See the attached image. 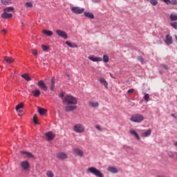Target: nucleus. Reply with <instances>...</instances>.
Here are the masks:
<instances>
[{
	"instance_id": "nucleus-1",
	"label": "nucleus",
	"mask_w": 177,
	"mask_h": 177,
	"mask_svg": "<svg viewBox=\"0 0 177 177\" xmlns=\"http://www.w3.org/2000/svg\"><path fill=\"white\" fill-rule=\"evenodd\" d=\"M62 103L64 105L65 111H73L77 109L75 104H77L78 101L75 97L73 95H66L62 99Z\"/></svg>"
},
{
	"instance_id": "nucleus-2",
	"label": "nucleus",
	"mask_w": 177,
	"mask_h": 177,
	"mask_svg": "<svg viewBox=\"0 0 177 177\" xmlns=\"http://www.w3.org/2000/svg\"><path fill=\"white\" fill-rule=\"evenodd\" d=\"M87 172H90V174H93V175H95V176L97 177H104L102 171H100V170L97 169L96 167H88L87 169Z\"/></svg>"
},
{
	"instance_id": "nucleus-3",
	"label": "nucleus",
	"mask_w": 177,
	"mask_h": 177,
	"mask_svg": "<svg viewBox=\"0 0 177 177\" xmlns=\"http://www.w3.org/2000/svg\"><path fill=\"white\" fill-rule=\"evenodd\" d=\"M143 120H145V117L139 113L133 115L130 118V121H132V122H137L138 124L142 122Z\"/></svg>"
},
{
	"instance_id": "nucleus-4",
	"label": "nucleus",
	"mask_w": 177,
	"mask_h": 177,
	"mask_svg": "<svg viewBox=\"0 0 177 177\" xmlns=\"http://www.w3.org/2000/svg\"><path fill=\"white\" fill-rule=\"evenodd\" d=\"M73 131L76 132V133H84V132H85V127L80 123L76 124L73 127Z\"/></svg>"
},
{
	"instance_id": "nucleus-5",
	"label": "nucleus",
	"mask_w": 177,
	"mask_h": 177,
	"mask_svg": "<svg viewBox=\"0 0 177 177\" xmlns=\"http://www.w3.org/2000/svg\"><path fill=\"white\" fill-rule=\"evenodd\" d=\"M57 35H58V37H60L61 38H64V39H67V38H68V36L67 35V33L62 30H57L55 31Z\"/></svg>"
},
{
	"instance_id": "nucleus-6",
	"label": "nucleus",
	"mask_w": 177,
	"mask_h": 177,
	"mask_svg": "<svg viewBox=\"0 0 177 177\" xmlns=\"http://www.w3.org/2000/svg\"><path fill=\"white\" fill-rule=\"evenodd\" d=\"M71 11L75 15H81V13H84V12H85V9L80 7H73L71 8Z\"/></svg>"
},
{
	"instance_id": "nucleus-7",
	"label": "nucleus",
	"mask_w": 177,
	"mask_h": 177,
	"mask_svg": "<svg viewBox=\"0 0 177 177\" xmlns=\"http://www.w3.org/2000/svg\"><path fill=\"white\" fill-rule=\"evenodd\" d=\"M22 171H28L30 169V162L27 160H24L20 163Z\"/></svg>"
},
{
	"instance_id": "nucleus-8",
	"label": "nucleus",
	"mask_w": 177,
	"mask_h": 177,
	"mask_svg": "<svg viewBox=\"0 0 177 177\" xmlns=\"http://www.w3.org/2000/svg\"><path fill=\"white\" fill-rule=\"evenodd\" d=\"M73 154L78 157H84V152L80 148H74L73 149Z\"/></svg>"
},
{
	"instance_id": "nucleus-9",
	"label": "nucleus",
	"mask_w": 177,
	"mask_h": 177,
	"mask_svg": "<svg viewBox=\"0 0 177 177\" xmlns=\"http://www.w3.org/2000/svg\"><path fill=\"white\" fill-rule=\"evenodd\" d=\"M37 86H39L41 89H43V91H48V86L45 84V82H44L43 80H39L37 82Z\"/></svg>"
},
{
	"instance_id": "nucleus-10",
	"label": "nucleus",
	"mask_w": 177,
	"mask_h": 177,
	"mask_svg": "<svg viewBox=\"0 0 177 177\" xmlns=\"http://www.w3.org/2000/svg\"><path fill=\"white\" fill-rule=\"evenodd\" d=\"M57 157L59 158V160H66L68 156L67 153L64 152H59L57 154Z\"/></svg>"
},
{
	"instance_id": "nucleus-11",
	"label": "nucleus",
	"mask_w": 177,
	"mask_h": 177,
	"mask_svg": "<svg viewBox=\"0 0 177 177\" xmlns=\"http://www.w3.org/2000/svg\"><path fill=\"white\" fill-rule=\"evenodd\" d=\"M100 84H102V85L104 86V88H106V89H109V83L107 82L106 79H104V77H100Z\"/></svg>"
},
{
	"instance_id": "nucleus-12",
	"label": "nucleus",
	"mask_w": 177,
	"mask_h": 177,
	"mask_svg": "<svg viewBox=\"0 0 177 177\" xmlns=\"http://www.w3.org/2000/svg\"><path fill=\"white\" fill-rule=\"evenodd\" d=\"M165 42L166 45H172V42H173L172 37H171V35H167Z\"/></svg>"
},
{
	"instance_id": "nucleus-13",
	"label": "nucleus",
	"mask_w": 177,
	"mask_h": 177,
	"mask_svg": "<svg viewBox=\"0 0 177 177\" xmlns=\"http://www.w3.org/2000/svg\"><path fill=\"white\" fill-rule=\"evenodd\" d=\"M56 84V79L53 77L50 80V91H55V85Z\"/></svg>"
},
{
	"instance_id": "nucleus-14",
	"label": "nucleus",
	"mask_w": 177,
	"mask_h": 177,
	"mask_svg": "<svg viewBox=\"0 0 177 177\" xmlns=\"http://www.w3.org/2000/svg\"><path fill=\"white\" fill-rule=\"evenodd\" d=\"M46 137L47 138L48 140H53L55 139V134L52 133V131H49L46 133Z\"/></svg>"
},
{
	"instance_id": "nucleus-15",
	"label": "nucleus",
	"mask_w": 177,
	"mask_h": 177,
	"mask_svg": "<svg viewBox=\"0 0 177 177\" xmlns=\"http://www.w3.org/2000/svg\"><path fill=\"white\" fill-rule=\"evenodd\" d=\"M88 59L91 60V62H102L103 60L100 57H94V56L88 57Z\"/></svg>"
},
{
	"instance_id": "nucleus-16",
	"label": "nucleus",
	"mask_w": 177,
	"mask_h": 177,
	"mask_svg": "<svg viewBox=\"0 0 177 177\" xmlns=\"http://www.w3.org/2000/svg\"><path fill=\"white\" fill-rule=\"evenodd\" d=\"M1 17L2 19H12V17H13V15L3 11V13L1 15Z\"/></svg>"
},
{
	"instance_id": "nucleus-17",
	"label": "nucleus",
	"mask_w": 177,
	"mask_h": 177,
	"mask_svg": "<svg viewBox=\"0 0 177 177\" xmlns=\"http://www.w3.org/2000/svg\"><path fill=\"white\" fill-rule=\"evenodd\" d=\"M107 171L109 172H111V174H118V169L115 167H112L110 166L108 167Z\"/></svg>"
},
{
	"instance_id": "nucleus-18",
	"label": "nucleus",
	"mask_w": 177,
	"mask_h": 177,
	"mask_svg": "<svg viewBox=\"0 0 177 177\" xmlns=\"http://www.w3.org/2000/svg\"><path fill=\"white\" fill-rule=\"evenodd\" d=\"M84 15L86 17H88V19H95V15H93V13L92 12H84Z\"/></svg>"
},
{
	"instance_id": "nucleus-19",
	"label": "nucleus",
	"mask_w": 177,
	"mask_h": 177,
	"mask_svg": "<svg viewBox=\"0 0 177 177\" xmlns=\"http://www.w3.org/2000/svg\"><path fill=\"white\" fill-rule=\"evenodd\" d=\"M150 135H151V129H148L145 132L142 133L141 134V136L142 138H147V136H150Z\"/></svg>"
},
{
	"instance_id": "nucleus-20",
	"label": "nucleus",
	"mask_w": 177,
	"mask_h": 177,
	"mask_svg": "<svg viewBox=\"0 0 177 177\" xmlns=\"http://www.w3.org/2000/svg\"><path fill=\"white\" fill-rule=\"evenodd\" d=\"M4 60L8 63V64H10V63H13L15 62V59L10 57H4Z\"/></svg>"
},
{
	"instance_id": "nucleus-21",
	"label": "nucleus",
	"mask_w": 177,
	"mask_h": 177,
	"mask_svg": "<svg viewBox=\"0 0 177 177\" xmlns=\"http://www.w3.org/2000/svg\"><path fill=\"white\" fill-rule=\"evenodd\" d=\"M88 106L90 107H93V109H96L97 107H99V102H89Z\"/></svg>"
},
{
	"instance_id": "nucleus-22",
	"label": "nucleus",
	"mask_w": 177,
	"mask_h": 177,
	"mask_svg": "<svg viewBox=\"0 0 177 177\" xmlns=\"http://www.w3.org/2000/svg\"><path fill=\"white\" fill-rule=\"evenodd\" d=\"M24 104L23 103H19L15 106L16 111H19V113H21V111H20V109H24Z\"/></svg>"
},
{
	"instance_id": "nucleus-23",
	"label": "nucleus",
	"mask_w": 177,
	"mask_h": 177,
	"mask_svg": "<svg viewBox=\"0 0 177 177\" xmlns=\"http://www.w3.org/2000/svg\"><path fill=\"white\" fill-rule=\"evenodd\" d=\"M37 109H38V113L40 114V115H45L46 113V109H42L39 106H38Z\"/></svg>"
},
{
	"instance_id": "nucleus-24",
	"label": "nucleus",
	"mask_w": 177,
	"mask_h": 177,
	"mask_svg": "<svg viewBox=\"0 0 177 177\" xmlns=\"http://www.w3.org/2000/svg\"><path fill=\"white\" fill-rule=\"evenodd\" d=\"M130 133H131V135H133V136H135L138 140H140V137L139 136V134H138V133L136 132V131H135V130H131V131H130Z\"/></svg>"
},
{
	"instance_id": "nucleus-25",
	"label": "nucleus",
	"mask_w": 177,
	"mask_h": 177,
	"mask_svg": "<svg viewBox=\"0 0 177 177\" xmlns=\"http://www.w3.org/2000/svg\"><path fill=\"white\" fill-rule=\"evenodd\" d=\"M162 2H165V3H167V5H177L176 1H170V0H162Z\"/></svg>"
},
{
	"instance_id": "nucleus-26",
	"label": "nucleus",
	"mask_w": 177,
	"mask_h": 177,
	"mask_svg": "<svg viewBox=\"0 0 177 177\" xmlns=\"http://www.w3.org/2000/svg\"><path fill=\"white\" fill-rule=\"evenodd\" d=\"M66 44L68 45V46H70V48H78V46L77 45V44L75 43L71 44V42L68 41H66Z\"/></svg>"
},
{
	"instance_id": "nucleus-27",
	"label": "nucleus",
	"mask_w": 177,
	"mask_h": 177,
	"mask_svg": "<svg viewBox=\"0 0 177 177\" xmlns=\"http://www.w3.org/2000/svg\"><path fill=\"white\" fill-rule=\"evenodd\" d=\"M21 153V154H26V156H27L30 158H34V155H32V153H31L28 151H22Z\"/></svg>"
},
{
	"instance_id": "nucleus-28",
	"label": "nucleus",
	"mask_w": 177,
	"mask_h": 177,
	"mask_svg": "<svg viewBox=\"0 0 177 177\" xmlns=\"http://www.w3.org/2000/svg\"><path fill=\"white\" fill-rule=\"evenodd\" d=\"M32 93L33 96H35V97H39V95H41V91L39 90H35L32 91Z\"/></svg>"
},
{
	"instance_id": "nucleus-29",
	"label": "nucleus",
	"mask_w": 177,
	"mask_h": 177,
	"mask_svg": "<svg viewBox=\"0 0 177 177\" xmlns=\"http://www.w3.org/2000/svg\"><path fill=\"white\" fill-rule=\"evenodd\" d=\"M170 20L171 21H177V14L172 13L170 15Z\"/></svg>"
},
{
	"instance_id": "nucleus-30",
	"label": "nucleus",
	"mask_w": 177,
	"mask_h": 177,
	"mask_svg": "<svg viewBox=\"0 0 177 177\" xmlns=\"http://www.w3.org/2000/svg\"><path fill=\"white\" fill-rule=\"evenodd\" d=\"M43 34H46L48 37H52L53 35V32L47 30H43Z\"/></svg>"
},
{
	"instance_id": "nucleus-31",
	"label": "nucleus",
	"mask_w": 177,
	"mask_h": 177,
	"mask_svg": "<svg viewBox=\"0 0 177 177\" xmlns=\"http://www.w3.org/2000/svg\"><path fill=\"white\" fill-rule=\"evenodd\" d=\"M22 78H24L26 81H31V77H30V75L27 73L21 75Z\"/></svg>"
},
{
	"instance_id": "nucleus-32",
	"label": "nucleus",
	"mask_w": 177,
	"mask_h": 177,
	"mask_svg": "<svg viewBox=\"0 0 177 177\" xmlns=\"http://www.w3.org/2000/svg\"><path fill=\"white\" fill-rule=\"evenodd\" d=\"M148 2H150L153 6H157L158 5V1L157 0H147Z\"/></svg>"
},
{
	"instance_id": "nucleus-33",
	"label": "nucleus",
	"mask_w": 177,
	"mask_h": 177,
	"mask_svg": "<svg viewBox=\"0 0 177 177\" xmlns=\"http://www.w3.org/2000/svg\"><path fill=\"white\" fill-rule=\"evenodd\" d=\"M15 10V8L13 7H7L3 9V12H13Z\"/></svg>"
},
{
	"instance_id": "nucleus-34",
	"label": "nucleus",
	"mask_w": 177,
	"mask_h": 177,
	"mask_svg": "<svg viewBox=\"0 0 177 177\" xmlns=\"http://www.w3.org/2000/svg\"><path fill=\"white\" fill-rule=\"evenodd\" d=\"M26 8H31L33 6V4L31 3V1H28L25 3Z\"/></svg>"
},
{
	"instance_id": "nucleus-35",
	"label": "nucleus",
	"mask_w": 177,
	"mask_h": 177,
	"mask_svg": "<svg viewBox=\"0 0 177 177\" xmlns=\"http://www.w3.org/2000/svg\"><path fill=\"white\" fill-rule=\"evenodd\" d=\"M109 55H103V62L104 63H109Z\"/></svg>"
},
{
	"instance_id": "nucleus-36",
	"label": "nucleus",
	"mask_w": 177,
	"mask_h": 177,
	"mask_svg": "<svg viewBox=\"0 0 177 177\" xmlns=\"http://www.w3.org/2000/svg\"><path fill=\"white\" fill-rule=\"evenodd\" d=\"M33 122L36 125H38V118H37V115H34V116H33Z\"/></svg>"
},
{
	"instance_id": "nucleus-37",
	"label": "nucleus",
	"mask_w": 177,
	"mask_h": 177,
	"mask_svg": "<svg viewBox=\"0 0 177 177\" xmlns=\"http://www.w3.org/2000/svg\"><path fill=\"white\" fill-rule=\"evenodd\" d=\"M46 175H47L48 177H53V176H55V174H53V173L52 171H48L46 172Z\"/></svg>"
},
{
	"instance_id": "nucleus-38",
	"label": "nucleus",
	"mask_w": 177,
	"mask_h": 177,
	"mask_svg": "<svg viewBox=\"0 0 177 177\" xmlns=\"http://www.w3.org/2000/svg\"><path fill=\"white\" fill-rule=\"evenodd\" d=\"M41 49H42L44 52H47V50L49 49V47H48V46L42 45V46H41Z\"/></svg>"
},
{
	"instance_id": "nucleus-39",
	"label": "nucleus",
	"mask_w": 177,
	"mask_h": 177,
	"mask_svg": "<svg viewBox=\"0 0 177 177\" xmlns=\"http://www.w3.org/2000/svg\"><path fill=\"white\" fill-rule=\"evenodd\" d=\"M170 26H171V27H173V28L175 30H177V22H173L170 24Z\"/></svg>"
},
{
	"instance_id": "nucleus-40",
	"label": "nucleus",
	"mask_w": 177,
	"mask_h": 177,
	"mask_svg": "<svg viewBox=\"0 0 177 177\" xmlns=\"http://www.w3.org/2000/svg\"><path fill=\"white\" fill-rule=\"evenodd\" d=\"M1 3H3V5H9V3H10V1L8 0H1Z\"/></svg>"
},
{
	"instance_id": "nucleus-41",
	"label": "nucleus",
	"mask_w": 177,
	"mask_h": 177,
	"mask_svg": "<svg viewBox=\"0 0 177 177\" xmlns=\"http://www.w3.org/2000/svg\"><path fill=\"white\" fill-rule=\"evenodd\" d=\"M144 99L146 100V102H149V100H150V95H149V94H146L144 96Z\"/></svg>"
},
{
	"instance_id": "nucleus-42",
	"label": "nucleus",
	"mask_w": 177,
	"mask_h": 177,
	"mask_svg": "<svg viewBox=\"0 0 177 177\" xmlns=\"http://www.w3.org/2000/svg\"><path fill=\"white\" fill-rule=\"evenodd\" d=\"M167 154H168L169 157H171V158H174L175 156V154H174V152H172V151H169L167 153Z\"/></svg>"
},
{
	"instance_id": "nucleus-43",
	"label": "nucleus",
	"mask_w": 177,
	"mask_h": 177,
	"mask_svg": "<svg viewBox=\"0 0 177 177\" xmlns=\"http://www.w3.org/2000/svg\"><path fill=\"white\" fill-rule=\"evenodd\" d=\"M32 53L34 55V56H37L38 55V51L37 50H32Z\"/></svg>"
},
{
	"instance_id": "nucleus-44",
	"label": "nucleus",
	"mask_w": 177,
	"mask_h": 177,
	"mask_svg": "<svg viewBox=\"0 0 177 177\" xmlns=\"http://www.w3.org/2000/svg\"><path fill=\"white\" fill-rule=\"evenodd\" d=\"M96 129H97V131H100V132H102V128H100V126L99 124L95 126Z\"/></svg>"
},
{
	"instance_id": "nucleus-45",
	"label": "nucleus",
	"mask_w": 177,
	"mask_h": 177,
	"mask_svg": "<svg viewBox=\"0 0 177 177\" xmlns=\"http://www.w3.org/2000/svg\"><path fill=\"white\" fill-rule=\"evenodd\" d=\"M138 60H139V62H140V63H142V64H143V63H144L143 57H139Z\"/></svg>"
},
{
	"instance_id": "nucleus-46",
	"label": "nucleus",
	"mask_w": 177,
	"mask_h": 177,
	"mask_svg": "<svg viewBox=\"0 0 177 177\" xmlns=\"http://www.w3.org/2000/svg\"><path fill=\"white\" fill-rule=\"evenodd\" d=\"M59 97H61L62 99H64V93H61L59 95Z\"/></svg>"
},
{
	"instance_id": "nucleus-47",
	"label": "nucleus",
	"mask_w": 177,
	"mask_h": 177,
	"mask_svg": "<svg viewBox=\"0 0 177 177\" xmlns=\"http://www.w3.org/2000/svg\"><path fill=\"white\" fill-rule=\"evenodd\" d=\"M162 66L163 67V68H165V70H168L169 68L168 67V66L165 65V64H162Z\"/></svg>"
},
{
	"instance_id": "nucleus-48",
	"label": "nucleus",
	"mask_w": 177,
	"mask_h": 177,
	"mask_svg": "<svg viewBox=\"0 0 177 177\" xmlns=\"http://www.w3.org/2000/svg\"><path fill=\"white\" fill-rule=\"evenodd\" d=\"M133 88H131V89H129L128 91H127V93H133Z\"/></svg>"
},
{
	"instance_id": "nucleus-49",
	"label": "nucleus",
	"mask_w": 177,
	"mask_h": 177,
	"mask_svg": "<svg viewBox=\"0 0 177 177\" xmlns=\"http://www.w3.org/2000/svg\"><path fill=\"white\" fill-rule=\"evenodd\" d=\"M94 3H99L100 2V0H92Z\"/></svg>"
},
{
	"instance_id": "nucleus-50",
	"label": "nucleus",
	"mask_w": 177,
	"mask_h": 177,
	"mask_svg": "<svg viewBox=\"0 0 177 177\" xmlns=\"http://www.w3.org/2000/svg\"><path fill=\"white\" fill-rule=\"evenodd\" d=\"M1 32H3V34H6V32H8V30L6 29H2Z\"/></svg>"
},
{
	"instance_id": "nucleus-51",
	"label": "nucleus",
	"mask_w": 177,
	"mask_h": 177,
	"mask_svg": "<svg viewBox=\"0 0 177 177\" xmlns=\"http://www.w3.org/2000/svg\"><path fill=\"white\" fill-rule=\"evenodd\" d=\"M174 146L176 147H177V141L176 142H174Z\"/></svg>"
},
{
	"instance_id": "nucleus-52",
	"label": "nucleus",
	"mask_w": 177,
	"mask_h": 177,
	"mask_svg": "<svg viewBox=\"0 0 177 177\" xmlns=\"http://www.w3.org/2000/svg\"><path fill=\"white\" fill-rule=\"evenodd\" d=\"M171 115V117H174L175 118V114L172 113Z\"/></svg>"
},
{
	"instance_id": "nucleus-53",
	"label": "nucleus",
	"mask_w": 177,
	"mask_h": 177,
	"mask_svg": "<svg viewBox=\"0 0 177 177\" xmlns=\"http://www.w3.org/2000/svg\"><path fill=\"white\" fill-rule=\"evenodd\" d=\"M176 41H177V35H175Z\"/></svg>"
}]
</instances>
